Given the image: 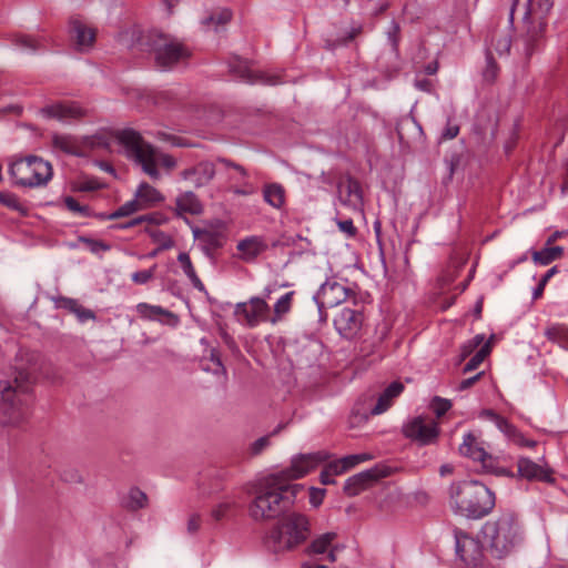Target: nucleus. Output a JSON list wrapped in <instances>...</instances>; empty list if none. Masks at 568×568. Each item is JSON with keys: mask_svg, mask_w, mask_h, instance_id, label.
Masks as SVG:
<instances>
[{"mask_svg": "<svg viewBox=\"0 0 568 568\" xmlns=\"http://www.w3.org/2000/svg\"><path fill=\"white\" fill-rule=\"evenodd\" d=\"M136 312L142 318L155 320L160 315H171V313L161 306L150 305L148 303H139L136 305Z\"/></svg>", "mask_w": 568, "mask_h": 568, "instance_id": "nucleus-41", "label": "nucleus"}, {"mask_svg": "<svg viewBox=\"0 0 568 568\" xmlns=\"http://www.w3.org/2000/svg\"><path fill=\"white\" fill-rule=\"evenodd\" d=\"M545 336L560 347L568 349V326L564 324H554L545 329Z\"/></svg>", "mask_w": 568, "mask_h": 568, "instance_id": "nucleus-33", "label": "nucleus"}, {"mask_svg": "<svg viewBox=\"0 0 568 568\" xmlns=\"http://www.w3.org/2000/svg\"><path fill=\"white\" fill-rule=\"evenodd\" d=\"M65 207L75 215L90 217L93 212L88 205L80 204L74 197L67 196L63 200Z\"/></svg>", "mask_w": 568, "mask_h": 568, "instance_id": "nucleus-44", "label": "nucleus"}, {"mask_svg": "<svg viewBox=\"0 0 568 568\" xmlns=\"http://www.w3.org/2000/svg\"><path fill=\"white\" fill-rule=\"evenodd\" d=\"M0 203L21 214H27L26 206L19 201L18 196L10 192H0Z\"/></svg>", "mask_w": 568, "mask_h": 568, "instance_id": "nucleus-43", "label": "nucleus"}, {"mask_svg": "<svg viewBox=\"0 0 568 568\" xmlns=\"http://www.w3.org/2000/svg\"><path fill=\"white\" fill-rule=\"evenodd\" d=\"M483 375H484V372H479L478 374H476L469 378L463 379L459 383L457 389L466 390V389L470 388L475 383H477L481 378Z\"/></svg>", "mask_w": 568, "mask_h": 568, "instance_id": "nucleus-61", "label": "nucleus"}, {"mask_svg": "<svg viewBox=\"0 0 568 568\" xmlns=\"http://www.w3.org/2000/svg\"><path fill=\"white\" fill-rule=\"evenodd\" d=\"M229 71L230 73L239 80L245 81L247 83L263 82L266 84H276L277 80L275 77L265 75L264 73L255 72L250 62L245 59H242L239 55H232L229 59Z\"/></svg>", "mask_w": 568, "mask_h": 568, "instance_id": "nucleus-17", "label": "nucleus"}, {"mask_svg": "<svg viewBox=\"0 0 568 568\" xmlns=\"http://www.w3.org/2000/svg\"><path fill=\"white\" fill-rule=\"evenodd\" d=\"M141 210H143L142 206L140 205L136 197H134L133 200L125 202L118 210L112 212V217L120 219V217L129 216V215H131L138 211H141Z\"/></svg>", "mask_w": 568, "mask_h": 568, "instance_id": "nucleus-46", "label": "nucleus"}, {"mask_svg": "<svg viewBox=\"0 0 568 568\" xmlns=\"http://www.w3.org/2000/svg\"><path fill=\"white\" fill-rule=\"evenodd\" d=\"M511 473L513 477L518 476L529 481L555 483L554 471L547 464L540 465L527 457H520L517 462V474Z\"/></svg>", "mask_w": 568, "mask_h": 568, "instance_id": "nucleus-16", "label": "nucleus"}, {"mask_svg": "<svg viewBox=\"0 0 568 568\" xmlns=\"http://www.w3.org/2000/svg\"><path fill=\"white\" fill-rule=\"evenodd\" d=\"M338 227L342 232L346 233L349 236H354L356 234V227L354 226V223L351 219L339 221Z\"/></svg>", "mask_w": 568, "mask_h": 568, "instance_id": "nucleus-62", "label": "nucleus"}, {"mask_svg": "<svg viewBox=\"0 0 568 568\" xmlns=\"http://www.w3.org/2000/svg\"><path fill=\"white\" fill-rule=\"evenodd\" d=\"M115 139L124 148L126 156L141 165L143 172L153 180L160 179L159 163L168 170L176 166V161L173 156L159 153L133 129L116 131Z\"/></svg>", "mask_w": 568, "mask_h": 568, "instance_id": "nucleus-4", "label": "nucleus"}, {"mask_svg": "<svg viewBox=\"0 0 568 568\" xmlns=\"http://www.w3.org/2000/svg\"><path fill=\"white\" fill-rule=\"evenodd\" d=\"M79 241L85 244L90 252L94 254H98L100 252H106L110 250V245L100 240L81 236L79 237Z\"/></svg>", "mask_w": 568, "mask_h": 568, "instance_id": "nucleus-49", "label": "nucleus"}, {"mask_svg": "<svg viewBox=\"0 0 568 568\" xmlns=\"http://www.w3.org/2000/svg\"><path fill=\"white\" fill-rule=\"evenodd\" d=\"M135 197L139 201L142 209H148L163 200L161 193L151 186L150 184L143 182L139 185Z\"/></svg>", "mask_w": 568, "mask_h": 568, "instance_id": "nucleus-27", "label": "nucleus"}, {"mask_svg": "<svg viewBox=\"0 0 568 568\" xmlns=\"http://www.w3.org/2000/svg\"><path fill=\"white\" fill-rule=\"evenodd\" d=\"M404 389V385L399 382H393L390 385H388L384 392L379 395L377 403L375 406L371 409V413L373 415H379L384 412H386L395 397H397Z\"/></svg>", "mask_w": 568, "mask_h": 568, "instance_id": "nucleus-25", "label": "nucleus"}, {"mask_svg": "<svg viewBox=\"0 0 568 568\" xmlns=\"http://www.w3.org/2000/svg\"><path fill=\"white\" fill-rule=\"evenodd\" d=\"M263 199L268 205L280 210L285 204V189L276 182L266 183L263 186Z\"/></svg>", "mask_w": 568, "mask_h": 568, "instance_id": "nucleus-26", "label": "nucleus"}, {"mask_svg": "<svg viewBox=\"0 0 568 568\" xmlns=\"http://www.w3.org/2000/svg\"><path fill=\"white\" fill-rule=\"evenodd\" d=\"M194 239L197 240L199 246L203 251V253L212 258L214 251L222 247L224 244V236L215 231L210 230H193Z\"/></svg>", "mask_w": 568, "mask_h": 568, "instance_id": "nucleus-22", "label": "nucleus"}, {"mask_svg": "<svg viewBox=\"0 0 568 568\" xmlns=\"http://www.w3.org/2000/svg\"><path fill=\"white\" fill-rule=\"evenodd\" d=\"M337 538V534L334 531H327L325 534L315 537L306 548L308 555H324L327 550L335 545L334 541Z\"/></svg>", "mask_w": 568, "mask_h": 568, "instance_id": "nucleus-28", "label": "nucleus"}, {"mask_svg": "<svg viewBox=\"0 0 568 568\" xmlns=\"http://www.w3.org/2000/svg\"><path fill=\"white\" fill-rule=\"evenodd\" d=\"M407 126H413L419 133H422V126L416 122L415 119H404L396 126V132L400 142L405 141L404 129Z\"/></svg>", "mask_w": 568, "mask_h": 568, "instance_id": "nucleus-55", "label": "nucleus"}, {"mask_svg": "<svg viewBox=\"0 0 568 568\" xmlns=\"http://www.w3.org/2000/svg\"><path fill=\"white\" fill-rule=\"evenodd\" d=\"M326 458L324 452L301 454L292 459L288 468L266 477L248 507L250 516L254 520H271L281 516L294 504L298 490L303 489L290 480L304 477Z\"/></svg>", "mask_w": 568, "mask_h": 568, "instance_id": "nucleus-1", "label": "nucleus"}, {"mask_svg": "<svg viewBox=\"0 0 568 568\" xmlns=\"http://www.w3.org/2000/svg\"><path fill=\"white\" fill-rule=\"evenodd\" d=\"M178 261L180 262L184 274L189 277V280L193 284V286L195 288H197L199 291H204V284L202 283L200 277L196 275V272L193 267V264L191 262L189 254L185 252L180 253L178 256Z\"/></svg>", "mask_w": 568, "mask_h": 568, "instance_id": "nucleus-35", "label": "nucleus"}, {"mask_svg": "<svg viewBox=\"0 0 568 568\" xmlns=\"http://www.w3.org/2000/svg\"><path fill=\"white\" fill-rule=\"evenodd\" d=\"M84 143L87 145H89L90 148H102V149H108L110 145L109 139L102 134L87 136L84 139Z\"/></svg>", "mask_w": 568, "mask_h": 568, "instance_id": "nucleus-56", "label": "nucleus"}, {"mask_svg": "<svg viewBox=\"0 0 568 568\" xmlns=\"http://www.w3.org/2000/svg\"><path fill=\"white\" fill-rule=\"evenodd\" d=\"M231 12L229 10H222L217 13L211 14L207 17L203 23L210 26L211 23H216V26L224 24L231 20Z\"/></svg>", "mask_w": 568, "mask_h": 568, "instance_id": "nucleus-54", "label": "nucleus"}, {"mask_svg": "<svg viewBox=\"0 0 568 568\" xmlns=\"http://www.w3.org/2000/svg\"><path fill=\"white\" fill-rule=\"evenodd\" d=\"M311 535V521L301 513H288L271 529L265 539L268 550L274 554L290 551L304 544Z\"/></svg>", "mask_w": 568, "mask_h": 568, "instance_id": "nucleus-6", "label": "nucleus"}, {"mask_svg": "<svg viewBox=\"0 0 568 568\" xmlns=\"http://www.w3.org/2000/svg\"><path fill=\"white\" fill-rule=\"evenodd\" d=\"M403 434L410 440L426 446L436 442L439 435V427L435 420L417 416L403 426Z\"/></svg>", "mask_w": 568, "mask_h": 568, "instance_id": "nucleus-11", "label": "nucleus"}, {"mask_svg": "<svg viewBox=\"0 0 568 568\" xmlns=\"http://www.w3.org/2000/svg\"><path fill=\"white\" fill-rule=\"evenodd\" d=\"M62 307L73 313L81 323L95 318L94 312L82 306L77 300L64 298Z\"/></svg>", "mask_w": 568, "mask_h": 568, "instance_id": "nucleus-34", "label": "nucleus"}, {"mask_svg": "<svg viewBox=\"0 0 568 568\" xmlns=\"http://www.w3.org/2000/svg\"><path fill=\"white\" fill-rule=\"evenodd\" d=\"M496 75H497V65L491 60V58L488 57L487 58V67H486V70L484 71V77L486 80L493 81V80H495Z\"/></svg>", "mask_w": 568, "mask_h": 568, "instance_id": "nucleus-60", "label": "nucleus"}, {"mask_svg": "<svg viewBox=\"0 0 568 568\" xmlns=\"http://www.w3.org/2000/svg\"><path fill=\"white\" fill-rule=\"evenodd\" d=\"M175 206L178 215H182L184 213L197 215L203 211V206L199 197L192 191H186L178 195L175 199Z\"/></svg>", "mask_w": 568, "mask_h": 568, "instance_id": "nucleus-23", "label": "nucleus"}, {"mask_svg": "<svg viewBox=\"0 0 568 568\" xmlns=\"http://www.w3.org/2000/svg\"><path fill=\"white\" fill-rule=\"evenodd\" d=\"M200 524H201L200 515H197V514L192 515L187 521V531L190 534H195L200 528Z\"/></svg>", "mask_w": 568, "mask_h": 568, "instance_id": "nucleus-63", "label": "nucleus"}, {"mask_svg": "<svg viewBox=\"0 0 568 568\" xmlns=\"http://www.w3.org/2000/svg\"><path fill=\"white\" fill-rule=\"evenodd\" d=\"M146 44L154 53L156 64L162 68H171L189 57L187 49L176 38L160 31H151Z\"/></svg>", "mask_w": 568, "mask_h": 568, "instance_id": "nucleus-9", "label": "nucleus"}, {"mask_svg": "<svg viewBox=\"0 0 568 568\" xmlns=\"http://www.w3.org/2000/svg\"><path fill=\"white\" fill-rule=\"evenodd\" d=\"M392 474L390 467L385 465H376L375 467L361 471L349 477L344 484V491L348 496H356L361 491L371 487L381 478H385Z\"/></svg>", "mask_w": 568, "mask_h": 568, "instance_id": "nucleus-13", "label": "nucleus"}, {"mask_svg": "<svg viewBox=\"0 0 568 568\" xmlns=\"http://www.w3.org/2000/svg\"><path fill=\"white\" fill-rule=\"evenodd\" d=\"M9 174L14 184L22 187H38L47 185L52 179L53 170L50 162L30 155L26 159L13 161L9 165Z\"/></svg>", "mask_w": 568, "mask_h": 568, "instance_id": "nucleus-8", "label": "nucleus"}, {"mask_svg": "<svg viewBox=\"0 0 568 568\" xmlns=\"http://www.w3.org/2000/svg\"><path fill=\"white\" fill-rule=\"evenodd\" d=\"M54 148L63 151L67 154L79 155V146L75 140L70 135H54Z\"/></svg>", "mask_w": 568, "mask_h": 568, "instance_id": "nucleus-39", "label": "nucleus"}, {"mask_svg": "<svg viewBox=\"0 0 568 568\" xmlns=\"http://www.w3.org/2000/svg\"><path fill=\"white\" fill-rule=\"evenodd\" d=\"M295 292L291 291L282 295L273 306V315L270 317V322L275 324L282 321L292 308V303L294 298Z\"/></svg>", "mask_w": 568, "mask_h": 568, "instance_id": "nucleus-29", "label": "nucleus"}, {"mask_svg": "<svg viewBox=\"0 0 568 568\" xmlns=\"http://www.w3.org/2000/svg\"><path fill=\"white\" fill-rule=\"evenodd\" d=\"M338 192L341 195L346 196L345 202L358 203L362 201L361 185L353 178H347L346 181L341 182L338 185Z\"/></svg>", "mask_w": 568, "mask_h": 568, "instance_id": "nucleus-32", "label": "nucleus"}, {"mask_svg": "<svg viewBox=\"0 0 568 568\" xmlns=\"http://www.w3.org/2000/svg\"><path fill=\"white\" fill-rule=\"evenodd\" d=\"M489 41L490 45L499 55L509 53L511 47V39L508 33L494 31Z\"/></svg>", "mask_w": 568, "mask_h": 568, "instance_id": "nucleus-38", "label": "nucleus"}, {"mask_svg": "<svg viewBox=\"0 0 568 568\" xmlns=\"http://www.w3.org/2000/svg\"><path fill=\"white\" fill-rule=\"evenodd\" d=\"M339 470L334 462L329 463L325 469L321 473V481L324 485L334 484V476L339 475Z\"/></svg>", "mask_w": 568, "mask_h": 568, "instance_id": "nucleus-53", "label": "nucleus"}, {"mask_svg": "<svg viewBox=\"0 0 568 568\" xmlns=\"http://www.w3.org/2000/svg\"><path fill=\"white\" fill-rule=\"evenodd\" d=\"M148 501L145 493L139 488H132L124 501V506L131 510H138L144 508Z\"/></svg>", "mask_w": 568, "mask_h": 568, "instance_id": "nucleus-40", "label": "nucleus"}, {"mask_svg": "<svg viewBox=\"0 0 568 568\" xmlns=\"http://www.w3.org/2000/svg\"><path fill=\"white\" fill-rule=\"evenodd\" d=\"M552 8L551 0H515L510 9V22L520 16L524 24L521 43L524 54L530 58L538 50L547 27V17Z\"/></svg>", "mask_w": 568, "mask_h": 568, "instance_id": "nucleus-3", "label": "nucleus"}, {"mask_svg": "<svg viewBox=\"0 0 568 568\" xmlns=\"http://www.w3.org/2000/svg\"><path fill=\"white\" fill-rule=\"evenodd\" d=\"M41 113L48 118L57 119L62 122L81 119L85 115V110L75 102L57 103L48 105L41 110Z\"/></svg>", "mask_w": 568, "mask_h": 568, "instance_id": "nucleus-21", "label": "nucleus"}, {"mask_svg": "<svg viewBox=\"0 0 568 568\" xmlns=\"http://www.w3.org/2000/svg\"><path fill=\"white\" fill-rule=\"evenodd\" d=\"M351 290L335 281L323 283L318 292L314 295L320 313L324 307H333L346 301Z\"/></svg>", "mask_w": 568, "mask_h": 568, "instance_id": "nucleus-15", "label": "nucleus"}, {"mask_svg": "<svg viewBox=\"0 0 568 568\" xmlns=\"http://www.w3.org/2000/svg\"><path fill=\"white\" fill-rule=\"evenodd\" d=\"M215 165L211 161H201L181 172V178L195 187L207 185L215 176Z\"/></svg>", "mask_w": 568, "mask_h": 568, "instance_id": "nucleus-20", "label": "nucleus"}, {"mask_svg": "<svg viewBox=\"0 0 568 568\" xmlns=\"http://www.w3.org/2000/svg\"><path fill=\"white\" fill-rule=\"evenodd\" d=\"M14 44L21 50L28 52H36L38 49H40V42L37 39L24 34L17 36L14 39Z\"/></svg>", "mask_w": 568, "mask_h": 568, "instance_id": "nucleus-47", "label": "nucleus"}, {"mask_svg": "<svg viewBox=\"0 0 568 568\" xmlns=\"http://www.w3.org/2000/svg\"><path fill=\"white\" fill-rule=\"evenodd\" d=\"M217 162L222 163L223 165H225L226 168H231V169H234L241 179H246L247 178V171L245 170L244 166H242L241 164H237L226 158H217Z\"/></svg>", "mask_w": 568, "mask_h": 568, "instance_id": "nucleus-57", "label": "nucleus"}, {"mask_svg": "<svg viewBox=\"0 0 568 568\" xmlns=\"http://www.w3.org/2000/svg\"><path fill=\"white\" fill-rule=\"evenodd\" d=\"M33 382L29 371H18L13 382L0 381V400L3 423L19 425L28 414L27 393Z\"/></svg>", "mask_w": 568, "mask_h": 568, "instance_id": "nucleus-7", "label": "nucleus"}, {"mask_svg": "<svg viewBox=\"0 0 568 568\" xmlns=\"http://www.w3.org/2000/svg\"><path fill=\"white\" fill-rule=\"evenodd\" d=\"M283 428H284V425L281 424L276 428H274L273 432H271L268 435L256 439L251 446L252 454L253 455L261 454L270 445L271 437L277 435Z\"/></svg>", "mask_w": 568, "mask_h": 568, "instance_id": "nucleus-45", "label": "nucleus"}, {"mask_svg": "<svg viewBox=\"0 0 568 568\" xmlns=\"http://www.w3.org/2000/svg\"><path fill=\"white\" fill-rule=\"evenodd\" d=\"M324 495H325V489L312 487L310 489L311 505L314 507H318L323 503Z\"/></svg>", "mask_w": 568, "mask_h": 568, "instance_id": "nucleus-59", "label": "nucleus"}, {"mask_svg": "<svg viewBox=\"0 0 568 568\" xmlns=\"http://www.w3.org/2000/svg\"><path fill=\"white\" fill-rule=\"evenodd\" d=\"M481 534L491 555L498 559L513 552L524 539L519 519L511 511L501 513L496 519L486 521Z\"/></svg>", "mask_w": 568, "mask_h": 568, "instance_id": "nucleus-5", "label": "nucleus"}, {"mask_svg": "<svg viewBox=\"0 0 568 568\" xmlns=\"http://www.w3.org/2000/svg\"><path fill=\"white\" fill-rule=\"evenodd\" d=\"M450 407L452 402L439 396H435L430 402V408L438 418L444 416Z\"/></svg>", "mask_w": 568, "mask_h": 568, "instance_id": "nucleus-48", "label": "nucleus"}, {"mask_svg": "<svg viewBox=\"0 0 568 568\" xmlns=\"http://www.w3.org/2000/svg\"><path fill=\"white\" fill-rule=\"evenodd\" d=\"M364 315L358 310L344 307L334 318V326L338 334L347 339L354 338L361 331Z\"/></svg>", "mask_w": 568, "mask_h": 568, "instance_id": "nucleus-18", "label": "nucleus"}, {"mask_svg": "<svg viewBox=\"0 0 568 568\" xmlns=\"http://www.w3.org/2000/svg\"><path fill=\"white\" fill-rule=\"evenodd\" d=\"M490 352L489 342L481 346V348L466 363L463 368L464 373H469L475 371L486 358V356Z\"/></svg>", "mask_w": 568, "mask_h": 568, "instance_id": "nucleus-42", "label": "nucleus"}, {"mask_svg": "<svg viewBox=\"0 0 568 568\" xmlns=\"http://www.w3.org/2000/svg\"><path fill=\"white\" fill-rule=\"evenodd\" d=\"M69 32L75 50L80 52H88L93 47L95 41V30L80 19H70Z\"/></svg>", "mask_w": 568, "mask_h": 568, "instance_id": "nucleus-19", "label": "nucleus"}, {"mask_svg": "<svg viewBox=\"0 0 568 568\" xmlns=\"http://www.w3.org/2000/svg\"><path fill=\"white\" fill-rule=\"evenodd\" d=\"M459 133V125L452 122L450 120L447 121L446 126L444 128L442 132V139L444 140H452L456 138Z\"/></svg>", "mask_w": 568, "mask_h": 568, "instance_id": "nucleus-58", "label": "nucleus"}, {"mask_svg": "<svg viewBox=\"0 0 568 568\" xmlns=\"http://www.w3.org/2000/svg\"><path fill=\"white\" fill-rule=\"evenodd\" d=\"M459 453L474 462L480 463L483 469L487 473L510 478L514 476L510 469L500 465L499 457L486 452L483 442L471 432L464 435Z\"/></svg>", "mask_w": 568, "mask_h": 568, "instance_id": "nucleus-10", "label": "nucleus"}, {"mask_svg": "<svg viewBox=\"0 0 568 568\" xmlns=\"http://www.w3.org/2000/svg\"><path fill=\"white\" fill-rule=\"evenodd\" d=\"M210 361L212 362L213 367H206L205 369L212 371L213 374H215V375L221 374L224 377H226V368L224 367V365L221 361V356H220V353L217 349L213 348L211 351Z\"/></svg>", "mask_w": 568, "mask_h": 568, "instance_id": "nucleus-50", "label": "nucleus"}, {"mask_svg": "<svg viewBox=\"0 0 568 568\" xmlns=\"http://www.w3.org/2000/svg\"><path fill=\"white\" fill-rule=\"evenodd\" d=\"M156 265L149 270L138 271L131 275V280L136 284H146L154 277Z\"/></svg>", "mask_w": 568, "mask_h": 568, "instance_id": "nucleus-52", "label": "nucleus"}, {"mask_svg": "<svg viewBox=\"0 0 568 568\" xmlns=\"http://www.w3.org/2000/svg\"><path fill=\"white\" fill-rule=\"evenodd\" d=\"M454 537L457 557L467 566H479L484 557L480 541L459 528L454 529Z\"/></svg>", "mask_w": 568, "mask_h": 568, "instance_id": "nucleus-12", "label": "nucleus"}, {"mask_svg": "<svg viewBox=\"0 0 568 568\" xmlns=\"http://www.w3.org/2000/svg\"><path fill=\"white\" fill-rule=\"evenodd\" d=\"M236 507V503L234 499L226 498L220 501L213 509L211 510V517L214 521H221L224 519H229L232 517L234 509Z\"/></svg>", "mask_w": 568, "mask_h": 568, "instance_id": "nucleus-37", "label": "nucleus"}, {"mask_svg": "<svg viewBox=\"0 0 568 568\" xmlns=\"http://www.w3.org/2000/svg\"><path fill=\"white\" fill-rule=\"evenodd\" d=\"M485 339V335L484 334H477L469 343L468 346H466V352L465 354H468L470 352H473L475 348H477L478 346H480L483 344Z\"/></svg>", "mask_w": 568, "mask_h": 568, "instance_id": "nucleus-64", "label": "nucleus"}, {"mask_svg": "<svg viewBox=\"0 0 568 568\" xmlns=\"http://www.w3.org/2000/svg\"><path fill=\"white\" fill-rule=\"evenodd\" d=\"M236 248L242 253L244 261H253L267 248L265 242L258 236H250L241 240Z\"/></svg>", "mask_w": 568, "mask_h": 568, "instance_id": "nucleus-24", "label": "nucleus"}, {"mask_svg": "<svg viewBox=\"0 0 568 568\" xmlns=\"http://www.w3.org/2000/svg\"><path fill=\"white\" fill-rule=\"evenodd\" d=\"M364 14L375 17L383 13L389 7L388 0H356ZM348 0H344L347 3Z\"/></svg>", "mask_w": 568, "mask_h": 568, "instance_id": "nucleus-36", "label": "nucleus"}, {"mask_svg": "<svg viewBox=\"0 0 568 568\" xmlns=\"http://www.w3.org/2000/svg\"><path fill=\"white\" fill-rule=\"evenodd\" d=\"M268 312V304L260 296H253L247 302L237 303L235 306V315L250 327L270 321Z\"/></svg>", "mask_w": 568, "mask_h": 568, "instance_id": "nucleus-14", "label": "nucleus"}, {"mask_svg": "<svg viewBox=\"0 0 568 568\" xmlns=\"http://www.w3.org/2000/svg\"><path fill=\"white\" fill-rule=\"evenodd\" d=\"M341 474L353 468L361 463V458L356 455H349L334 462Z\"/></svg>", "mask_w": 568, "mask_h": 568, "instance_id": "nucleus-51", "label": "nucleus"}, {"mask_svg": "<svg viewBox=\"0 0 568 568\" xmlns=\"http://www.w3.org/2000/svg\"><path fill=\"white\" fill-rule=\"evenodd\" d=\"M497 428L505 434V436L511 440L514 444L518 446H527L531 447L535 445V442L524 438V436L519 433V430L510 424L506 418L499 420Z\"/></svg>", "mask_w": 568, "mask_h": 568, "instance_id": "nucleus-30", "label": "nucleus"}, {"mask_svg": "<svg viewBox=\"0 0 568 568\" xmlns=\"http://www.w3.org/2000/svg\"><path fill=\"white\" fill-rule=\"evenodd\" d=\"M449 504L455 514L477 520L493 511L496 505V496L483 483L463 480L452 484Z\"/></svg>", "mask_w": 568, "mask_h": 568, "instance_id": "nucleus-2", "label": "nucleus"}, {"mask_svg": "<svg viewBox=\"0 0 568 568\" xmlns=\"http://www.w3.org/2000/svg\"><path fill=\"white\" fill-rule=\"evenodd\" d=\"M564 254L561 246H546L540 251H532L531 258L536 264L548 265L560 258Z\"/></svg>", "mask_w": 568, "mask_h": 568, "instance_id": "nucleus-31", "label": "nucleus"}]
</instances>
